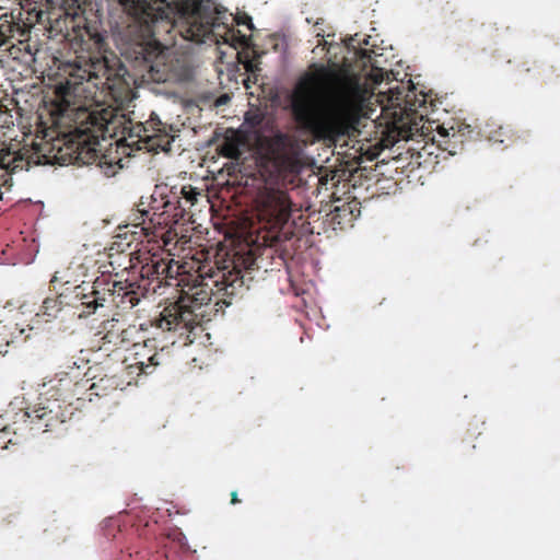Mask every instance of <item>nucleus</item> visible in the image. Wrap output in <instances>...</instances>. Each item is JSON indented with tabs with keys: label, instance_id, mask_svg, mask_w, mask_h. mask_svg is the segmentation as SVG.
Returning <instances> with one entry per match:
<instances>
[{
	"label": "nucleus",
	"instance_id": "1",
	"mask_svg": "<svg viewBox=\"0 0 560 560\" xmlns=\"http://www.w3.org/2000/svg\"><path fill=\"white\" fill-rule=\"evenodd\" d=\"M255 257L250 250L235 253L215 266L199 268L196 276H189L184 284L182 295L177 301L164 306L152 320V325L162 331H175L180 336L191 332L199 325V317H203L202 306L210 303L219 305L230 302L219 296H234L243 288V271L254 269Z\"/></svg>",
	"mask_w": 560,
	"mask_h": 560
},
{
	"label": "nucleus",
	"instance_id": "2",
	"mask_svg": "<svg viewBox=\"0 0 560 560\" xmlns=\"http://www.w3.org/2000/svg\"><path fill=\"white\" fill-rule=\"evenodd\" d=\"M22 16V12H19L18 16L14 15V38L19 43L27 42L35 23L42 24L44 18L47 16L49 37L61 35L70 43L78 58L84 62L82 79L95 80V86L101 85L102 89L108 90H114L121 83L127 84L125 79L127 70L120 60L112 51H108L106 36L100 31L96 23H91L83 15L70 14L51 21L43 10L28 11L25 19Z\"/></svg>",
	"mask_w": 560,
	"mask_h": 560
},
{
	"label": "nucleus",
	"instance_id": "3",
	"mask_svg": "<svg viewBox=\"0 0 560 560\" xmlns=\"http://www.w3.org/2000/svg\"><path fill=\"white\" fill-rule=\"evenodd\" d=\"M329 72L320 67L307 72L296 82L290 105L294 122L300 131L316 140H336L348 133L350 115L343 108L328 109L324 97Z\"/></svg>",
	"mask_w": 560,
	"mask_h": 560
},
{
	"label": "nucleus",
	"instance_id": "4",
	"mask_svg": "<svg viewBox=\"0 0 560 560\" xmlns=\"http://www.w3.org/2000/svg\"><path fill=\"white\" fill-rule=\"evenodd\" d=\"M119 4L144 22L175 20L178 33L189 42H218L221 30L231 33L209 0H119Z\"/></svg>",
	"mask_w": 560,
	"mask_h": 560
},
{
	"label": "nucleus",
	"instance_id": "5",
	"mask_svg": "<svg viewBox=\"0 0 560 560\" xmlns=\"http://www.w3.org/2000/svg\"><path fill=\"white\" fill-rule=\"evenodd\" d=\"M142 27V34L127 44L124 55L133 61L138 67L147 69L150 78L158 83L165 82H188L194 77V69L189 59L184 55L168 51V49L154 38L153 26L160 23L172 24L171 20H159L144 22L140 16L125 10Z\"/></svg>",
	"mask_w": 560,
	"mask_h": 560
},
{
	"label": "nucleus",
	"instance_id": "6",
	"mask_svg": "<svg viewBox=\"0 0 560 560\" xmlns=\"http://www.w3.org/2000/svg\"><path fill=\"white\" fill-rule=\"evenodd\" d=\"M377 102L381 113L374 122L383 128L382 135L397 141L412 138L423 128V114L418 108L425 105V98L417 100L412 91L405 93L404 88L396 85L380 92Z\"/></svg>",
	"mask_w": 560,
	"mask_h": 560
},
{
	"label": "nucleus",
	"instance_id": "7",
	"mask_svg": "<svg viewBox=\"0 0 560 560\" xmlns=\"http://www.w3.org/2000/svg\"><path fill=\"white\" fill-rule=\"evenodd\" d=\"M256 147L262 172L268 173L271 183L300 173L301 145L295 136L277 129L269 136L258 135Z\"/></svg>",
	"mask_w": 560,
	"mask_h": 560
},
{
	"label": "nucleus",
	"instance_id": "8",
	"mask_svg": "<svg viewBox=\"0 0 560 560\" xmlns=\"http://www.w3.org/2000/svg\"><path fill=\"white\" fill-rule=\"evenodd\" d=\"M73 294L81 305L88 308L86 314L90 315L91 310L95 311L103 307L108 302L119 308L131 310L145 296V288L142 289L136 283H129L125 280L100 277L92 284L82 282V284L77 285Z\"/></svg>",
	"mask_w": 560,
	"mask_h": 560
},
{
	"label": "nucleus",
	"instance_id": "9",
	"mask_svg": "<svg viewBox=\"0 0 560 560\" xmlns=\"http://www.w3.org/2000/svg\"><path fill=\"white\" fill-rule=\"evenodd\" d=\"M115 113L110 107L96 105L95 107L80 108L75 113L74 133L78 138V144L81 145L78 152V159L83 163H94L101 161L100 140H105L107 136L112 137L114 128Z\"/></svg>",
	"mask_w": 560,
	"mask_h": 560
},
{
	"label": "nucleus",
	"instance_id": "10",
	"mask_svg": "<svg viewBox=\"0 0 560 560\" xmlns=\"http://www.w3.org/2000/svg\"><path fill=\"white\" fill-rule=\"evenodd\" d=\"M50 390L54 399L40 397L39 402L33 407L26 408L21 418L24 422H28L32 430L42 432L52 431L66 421V409L63 406L75 393L73 387L78 386L73 380L65 373L62 376L49 382Z\"/></svg>",
	"mask_w": 560,
	"mask_h": 560
},
{
	"label": "nucleus",
	"instance_id": "11",
	"mask_svg": "<svg viewBox=\"0 0 560 560\" xmlns=\"http://www.w3.org/2000/svg\"><path fill=\"white\" fill-rule=\"evenodd\" d=\"M258 219L269 229L282 228L291 217L292 201L285 189L275 187L268 182L256 197Z\"/></svg>",
	"mask_w": 560,
	"mask_h": 560
},
{
	"label": "nucleus",
	"instance_id": "12",
	"mask_svg": "<svg viewBox=\"0 0 560 560\" xmlns=\"http://www.w3.org/2000/svg\"><path fill=\"white\" fill-rule=\"evenodd\" d=\"M174 138L167 131V126L158 118H150L147 122L133 125L124 138L127 145L136 150L148 152L170 151Z\"/></svg>",
	"mask_w": 560,
	"mask_h": 560
},
{
	"label": "nucleus",
	"instance_id": "13",
	"mask_svg": "<svg viewBox=\"0 0 560 560\" xmlns=\"http://www.w3.org/2000/svg\"><path fill=\"white\" fill-rule=\"evenodd\" d=\"M163 265V253H152L148 249L136 250V256L129 260V269L132 279L127 278L125 281L129 283H136L142 289L145 288V295L163 285L161 280Z\"/></svg>",
	"mask_w": 560,
	"mask_h": 560
},
{
	"label": "nucleus",
	"instance_id": "14",
	"mask_svg": "<svg viewBox=\"0 0 560 560\" xmlns=\"http://www.w3.org/2000/svg\"><path fill=\"white\" fill-rule=\"evenodd\" d=\"M202 196V190L187 185L167 184L156 185L152 194V203L161 202V207L172 210L184 218L188 214V210L195 206L198 198Z\"/></svg>",
	"mask_w": 560,
	"mask_h": 560
},
{
	"label": "nucleus",
	"instance_id": "15",
	"mask_svg": "<svg viewBox=\"0 0 560 560\" xmlns=\"http://www.w3.org/2000/svg\"><path fill=\"white\" fill-rule=\"evenodd\" d=\"M150 211H141V231L147 237H161L165 243L176 235L174 226L186 219L172 210L164 209L156 203L151 205Z\"/></svg>",
	"mask_w": 560,
	"mask_h": 560
},
{
	"label": "nucleus",
	"instance_id": "16",
	"mask_svg": "<svg viewBox=\"0 0 560 560\" xmlns=\"http://www.w3.org/2000/svg\"><path fill=\"white\" fill-rule=\"evenodd\" d=\"M35 328L32 318L27 317L24 306L7 311L4 317L0 319V336L5 346L15 340L26 341Z\"/></svg>",
	"mask_w": 560,
	"mask_h": 560
},
{
	"label": "nucleus",
	"instance_id": "17",
	"mask_svg": "<svg viewBox=\"0 0 560 560\" xmlns=\"http://www.w3.org/2000/svg\"><path fill=\"white\" fill-rule=\"evenodd\" d=\"M135 349H137V351L133 353L131 362L128 365L131 373L133 370H138V374L149 375L154 372L156 366L163 365L167 361L166 353L163 349L160 352L156 351L152 354H149L150 351L148 350L147 345H135Z\"/></svg>",
	"mask_w": 560,
	"mask_h": 560
},
{
	"label": "nucleus",
	"instance_id": "18",
	"mask_svg": "<svg viewBox=\"0 0 560 560\" xmlns=\"http://www.w3.org/2000/svg\"><path fill=\"white\" fill-rule=\"evenodd\" d=\"M244 144V140L241 135L234 130L226 133L219 145V152L222 156L238 160L242 156L241 147Z\"/></svg>",
	"mask_w": 560,
	"mask_h": 560
},
{
	"label": "nucleus",
	"instance_id": "19",
	"mask_svg": "<svg viewBox=\"0 0 560 560\" xmlns=\"http://www.w3.org/2000/svg\"><path fill=\"white\" fill-rule=\"evenodd\" d=\"M136 256V252L125 253L122 248V244L120 242H114L109 248L108 258L109 266L112 267V271H116L117 269H121V271H127L131 275L129 267L130 258Z\"/></svg>",
	"mask_w": 560,
	"mask_h": 560
},
{
	"label": "nucleus",
	"instance_id": "20",
	"mask_svg": "<svg viewBox=\"0 0 560 560\" xmlns=\"http://www.w3.org/2000/svg\"><path fill=\"white\" fill-rule=\"evenodd\" d=\"M358 206L359 203L357 201H352L345 202L341 206L335 207L334 211L331 212L332 223L337 225L351 224L360 213Z\"/></svg>",
	"mask_w": 560,
	"mask_h": 560
},
{
	"label": "nucleus",
	"instance_id": "21",
	"mask_svg": "<svg viewBox=\"0 0 560 560\" xmlns=\"http://www.w3.org/2000/svg\"><path fill=\"white\" fill-rule=\"evenodd\" d=\"M61 311V301L58 298H46L43 301L39 312H37L32 318L34 325H37L43 318L45 322H49L56 318L58 313Z\"/></svg>",
	"mask_w": 560,
	"mask_h": 560
},
{
	"label": "nucleus",
	"instance_id": "22",
	"mask_svg": "<svg viewBox=\"0 0 560 560\" xmlns=\"http://www.w3.org/2000/svg\"><path fill=\"white\" fill-rule=\"evenodd\" d=\"M124 331L125 330L121 328L119 320L112 318L102 323V330L100 334H103L102 340H104V343L118 346L124 342V338L121 337Z\"/></svg>",
	"mask_w": 560,
	"mask_h": 560
},
{
	"label": "nucleus",
	"instance_id": "23",
	"mask_svg": "<svg viewBox=\"0 0 560 560\" xmlns=\"http://www.w3.org/2000/svg\"><path fill=\"white\" fill-rule=\"evenodd\" d=\"M183 268L178 261H175L173 258H170L168 255L163 254V265H162V277L163 285H172L170 280H176L177 276L182 275L180 269Z\"/></svg>",
	"mask_w": 560,
	"mask_h": 560
},
{
	"label": "nucleus",
	"instance_id": "24",
	"mask_svg": "<svg viewBox=\"0 0 560 560\" xmlns=\"http://www.w3.org/2000/svg\"><path fill=\"white\" fill-rule=\"evenodd\" d=\"M14 38V14L4 13L0 16V46Z\"/></svg>",
	"mask_w": 560,
	"mask_h": 560
},
{
	"label": "nucleus",
	"instance_id": "25",
	"mask_svg": "<svg viewBox=\"0 0 560 560\" xmlns=\"http://www.w3.org/2000/svg\"><path fill=\"white\" fill-rule=\"evenodd\" d=\"M342 98L346 103H351L355 107L357 103L361 98V89L358 84H350L342 91Z\"/></svg>",
	"mask_w": 560,
	"mask_h": 560
},
{
	"label": "nucleus",
	"instance_id": "26",
	"mask_svg": "<svg viewBox=\"0 0 560 560\" xmlns=\"http://www.w3.org/2000/svg\"><path fill=\"white\" fill-rule=\"evenodd\" d=\"M489 139L495 143H505L512 140V136L506 128L500 126L497 130L490 133Z\"/></svg>",
	"mask_w": 560,
	"mask_h": 560
},
{
	"label": "nucleus",
	"instance_id": "27",
	"mask_svg": "<svg viewBox=\"0 0 560 560\" xmlns=\"http://www.w3.org/2000/svg\"><path fill=\"white\" fill-rule=\"evenodd\" d=\"M385 75L388 77V73L384 72L383 69H380V68H373L371 73L369 74L370 79L375 84L382 83Z\"/></svg>",
	"mask_w": 560,
	"mask_h": 560
},
{
	"label": "nucleus",
	"instance_id": "28",
	"mask_svg": "<svg viewBox=\"0 0 560 560\" xmlns=\"http://www.w3.org/2000/svg\"><path fill=\"white\" fill-rule=\"evenodd\" d=\"M245 122H247L250 127L256 128L262 122V117L260 115H252L247 113L245 115Z\"/></svg>",
	"mask_w": 560,
	"mask_h": 560
},
{
	"label": "nucleus",
	"instance_id": "29",
	"mask_svg": "<svg viewBox=\"0 0 560 560\" xmlns=\"http://www.w3.org/2000/svg\"><path fill=\"white\" fill-rule=\"evenodd\" d=\"M242 62L244 65L245 70L247 72H249V73L254 74L256 71L259 70L258 63L255 60H253V59H247V60L242 61Z\"/></svg>",
	"mask_w": 560,
	"mask_h": 560
},
{
	"label": "nucleus",
	"instance_id": "30",
	"mask_svg": "<svg viewBox=\"0 0 560 560\" xmlns=\"http://www.w3.org/2000/svg\"><path fill=\"white\" fill-rule=\"evenodd\" d=\"M240 502H241V501H240V499H238V497H237V492H236V491H233V492L231 493V503H232V504H236V503H240Z\"/></svg>",
	"mask_w": 560,
	"mask_h": 560
},
{
	"label": "nucleus",
	"instance_id": "31",
	"mask_svg": "<svg viewBox=\"0 0 560 560\" xmlns=\"http://www.w3.org/2000/svg\"><path fill=\"white\" fill-rule=\"evenodd\" d=\"M245 20H246V21H243L242 23L247 24L248 28H249V30H253V28H254V25H253V23H252V19H250V18H248V16H246V18H245Z\"/></svg>",
	"mask_w": 560,
	"mask_h": 560
},
{
	"label": "nucleus",
	"instance_id": "32",
	"mask_svg": "<svg viewBox=\"0 0 560 560\" xmlns=\"http://www.w3.org/2000/svg\"><path fill=\"white\" fill-rule=\"evenodd\" d=\"M322 32H323V30L318 28V31H316V36L324 37V34Z\"/></svg>",
	"mask_w": 560,
	"mask_h": 560
},
{
	"label": "nucleus",
	"instance_id": "33",
	"mask_svg": "<svg viewBox=\"0 0 560 560\" xmlns=\"http://www.w3.org/2000/svg\"><path fill=\"white\" fill-rule=\"evenodd\" d=\"M241 42H242V44H246L247 38L245 35H241Z\"/></svg>",
	"mask_w": 560,
	"mask_h": 560
},
{
	"label": "nucleus",
	"instance_id": "34",
	"mask_svg": "<svg viewBox=\"0 0 560 560\" xmlns=\"http://www.w3.org/2000/svg\"><path fill=\"white\" fill-rule=\"evenodd\" d=\"M441 137L443 138H447L448 137V133L443 129V132H440Z\"/></svg>",
	"mask_w": 560,
	"mask_h": 560
},
{
	"label": "nucleus",
	"instance_id": "35",
	"mask_svg": "<svg viewBox=\"0 0 560 560\" xmlns=\"http://www.w3.org/2000/svg\"><path fill=\"white\" fill-rule=\"evenodd\" d=\"M445 150H448V152H450L451 154H454V153H455V151H454L453 149L445 148Z\"/></svg>",
	"mask_w": 560,
	"mask_h": 560
},
{
	"label": "nucleus",
	"instance_id": "36",
	"mask_svg": "<svg viewBox=\"0 0 560 560\" xmlns=\"http://www.w3.org/2000/svg\"><path fill=\"white\" fill-rule=\"evenodd\" d=\"M95 387H98V384H95V385L89 386V389L91 390L92 388H95Z\"/></svg>",
	"mask_w": 560,
	"mask_h": 560
},
{
	"label": "nucleus",
	"instance_id": "37",
	"mask_svg": "<svg viewBox=\"0 0 560 560\" xmlns=\"http://www.w3.org/2000/svg\"><path fill=\"white\" fill-rule=\"evenodd\" d=\"M95 387H98V384H95V385L89 386V389L91 390L92 388H95Z\"/></svg>",
	"mask_w": 560,
	"mask_h": 560
},
{
	"label": "nucleus",
	"instance_id": "38",
	"mask_svg": "<svg viewBox=\"0 0 560 560\" xmlns=\"http://www.w3.org/2000/svg\"><path fill=\"white\" fill-rule=\"evenodd\" d=\"M95 387H98V384H95V385L89 386V389L91 390L92 388H95Z\"/></svg>",
	"mask_w": 560,
	"mask_h": 560
},
{
	"label": "nucleus",
	"instance_id": "39",
	"mask_svg": "<svg viewBox=\"0 0 560 560\" xmlns=\"http://www.w3.org/2000/svg\"><path fill=\"white\" fill-rule=\"evenodd\" d=\"M184 281H185V279H184V278H182V279L178 281V283H177V284L179 285V284H180L182 282H184Z\"/></svg>",
	"mask_w": 560,
	"mask_h": 560
},
{
	"label": "nucleus",
	"instance_id": "40",
	"mask_svg": "<svg viewBox=\"0 0 560 560\" xmlns=\"http://www.w3.org/2000/svg\"><path fill=\"white\" fill-rule=\"evenodd\" d=\"M375 110H371V114L369 115V118L373 119L372 118V114L374 113Z\"/></svg>",
	"mask_w": 560,
	"mask_h": 560
},
{
	"label": "nucleus",
	"instance_id": "41",
	"mask_svg": "<svg viewBox=\"0 0 560 560\" xmlns=\"http://www.w3.org/2000/svg\"><path fill=\"white\" fill-rule=\"evenodd\" d=\"M0 448H1V450H4L5 447H3V446H1V445H0Z\"/></svg>",
	"mask_w": 560,
	"mask_h": 560
}]
</instances>
